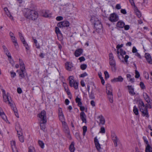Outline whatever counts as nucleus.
Returning <instances> with one entry per match:
<instances>
[{
  "instance_id": "1",
  "label": "nucleus",
  "mask_w": 152,
  "mask_h": 152,
  "mask_svg": "<svg viewBox=\"0 0 152 152\" xmlns=\"http://www.w3.org/2000/svg\"><path fill=\"white\" fill-rule=\"evenodd\" d=\"M123 46L124 44H122L117 45L116 46L117 53L118 58L121 61L124 62V61L125 62L127 63L129 56L128 55H126L124 57V56L126 54V52L121 48Z\"/></svg>"
},
{
  "instance_id": "8",
  "label": "nucleus",
  "mask_w": 152,
  "mask_h": 152,
  "mask_svg": "<svg viewBox=\"0 0 152 152\" xmlns=\"http://www.w3.org/2000/svg\"><path fill=\"white\" fill-rule=\"evenodd\" d=\"M69 26V23L67 21H64L58 23L57 24V26L60 28L63 27H67Z\"/></svg>"
},
{
  "instance_id": "18",
  "label": "nucleus",
  "mask_w": 152,
  "mask_h": 152,
  "mask_svg": "<svg viewBox=\"0 0 152 152\" xmlns=\"http://www.w3.org/2000/svg\"><path fill=\"white\" fill-rule=\"evenodd\" d=\"M129 93L132 95H134L135 94V92L134 91V89L132 86H127Z\"/></svg>"
},
{
  "instance_id": "14",
  "label": "nucleus",
  "mask_w": 152,
  "mask_h": 152,
  "mask_svg": "<svg viewBox=\"0 0 152 152\" xmlns=\"http://www.w3.org/2000/svg\"><path fill=\"white\" fill-rule=\"evenodd\" d=\"M0 115L2 118L6 122H8V120L7 118V116L5 115L3 111L2 108L0 107Z\"/></svg>"
},
{
  "instance_id": "51",
  "label": "nucleus",
  "mask_w": 152,
  "mask_h": 152,
  "mask_svg": "<svg viewBox=\"0 0 152 152\" xmlns=\"http://www.w3.org/2000/svg\"><path fill=\"white\" fill-rule=\"evenodd\" d=\"M10 73L11 75V77H12L13 78L15 77L16 75V73L14 72L13 71H11Z\"/></svg>"
},
{
  "instance_id": "9",
  "label": "nucleus",
  "mask_w": 152,
  "mask_h": 152,
  "mask_svg": "<svg viewBox=\"0 0 152 152\" xmlns=\"http://www.w3.org/2000/svg\"><path fill=\"white\" fill-rule=\"evenodd\" d=\"M139 107L140 111L148 109L147 106H145V104L142 100L139 101Z\"/></svg>"
},
{
  "instance_id": "43",
  "label": "nucleus",
  "mask_w": 152,
  "mask_h": 152,
  "mask_svg": "<svg viewBox=\"0 0 152 152\" xmlns=\"http://www.w3.org/2000/svg\"><path fill=\"white\" fill-rule=\"evenodd\" d=\"M78 83L76 81L72 85V87H74L75 89H77L78 88Z\"/></svg>"
},
{
  "instance_id": "57",
  "label": "nucleus",
  "mask_w": 152,
  "mask_h": 152,
  "mask_svg": "<svg viewBox=\"0 0 152 152\" xmlns=\"http://www.w3.org/2000/svg\"><path fill=\"white\" fill-rule=\"evenodd\" d=\"M135 77L136 78H138L140 76L139 73L137 70H135Z\"/></svg>"
},
{
  "instance_id": "28",
  "label": "nucleus",
  "mask_w": 152,
  "mask_h": 152,
  "mask_svg": "<svg viewBox=\"0 0 152 152\" xmlns=\"http://www.w3.org/2000/svg\"><path fill=\"white\" fill-rule=\"evenodd\" d=\"M81 99L80 98H79L78 96L76 97L75 99V101L76 103H77L78 106H80L81 104H82V103L81 101Z\"/></svg>"
},
{
  "instance_id": "40",
  "label": "nucleus",
  "mask_w": 152,
  "mask_h": 152,
  "mask_svg": "<svg viewBox=\"0 0 152 152\" xmlns=\"http://www.w3.org/2000/svg\"><path fill=\"white\" fill-rule=\"evenodd\" d=\"M80 68L83 70L85 69L87 67V65L86 64H82L80 66Z\"/></svg>"
},
{
  "instance_id": "42",
  "label": "nucleus",
  "mask_w": 152,
  "mask_h": 152,
  "mask_svg": "<svg viewBox=\"0 0 152 152\" xmlns=\"http://www.w3.org/2000/svg\"><path fill=\"white\" fill-rule=\"evenodd\" d=\"M135 13L137 17L139 18H140L141 17V14L140 12L137 10H136L135 11Z\"/></svg>"
},
{
  "instance_id": "37",
  "label": "nucleus",
  "mask_w": 152,
  "mask_h": 152,
  "mask_svg": "<svg viewBox=\"0 0 152 152\" xmlns=\"http://www.w3.org/2000/svg\"><path fill=\"white\" fill-rule=\"evenodd\" d=\"M45 123H40V127L41 129L44 130L45 128Z\"/></svg>"
},
{
  "instance_id": "7",
  "label": "nucleus",
  "mask_w": 152,
  "mask_h": 152,
  "mask_svg": "<svg viewBox=\"0 0 152 152\" xmlns=\"http://www.w3.org/2000/svg\"><path fill=\"white\" fill-rule=\"evenodd\" d=\"M119 19L118 15L115 13L111 14L109 17L110 21L112 22H115L117 21Z\"/></svg>"
},
{
  "instance_id": "13",
  "label": "nucleus",
  "mask_w": 152,
  "mask_h": 152,
  "mask_svg": "<svg viewBox=\"0 0 152 152\" xmlns=\"http://www.w3.org/2000/svg\"><path fill=\"white\" fill-rule=\"evenodd\" d=\"M80 117L83 123H86V116L84 112H82L80 113Z\"/></svg>"
},
{
  "instance_id": "44",
  "label": "nucleus",
  "mask_w": 152,
  "mask_h": 152,
  "mask_svg": "<svg viewBox=\"0 0 152 152\" xmlns=\"http://www.w3.org/2000/svg\"><path fill=\"white\" fill-rule=\"evenodd\" d=\"M7 16L10 19L12 20H13V18L10 12H8L7 13Z\"/></svg>"
},
{
  "instance_id": "49",
  "label": "nucleus",
  "mask_w": 152,
  "mask_h": 152,
  "mask_svg": "<svg viewBox=\"0 0 152 152\" xmlns=\"http://www.w3.org/2000/svg\"><path fill=\"white\" fill-rule=\"evenodd\" d=\"M109 60L114 59V57L112 53H111L109 54Z\"/></svg>"
},
{
  "instance_id": "25",
  "label": "nucleus",
  "mask_w": 152,
  "mask_h": 152,
  "mask_svg": "<svg viewBox=\"0 0 152 152\" xmlns=\"http://www.w3.org/2000/svg\"><path fill=\"white\" fill-rule=\"evenodd\" d=\"M11 144L12 151L17 149L15 146V141H12L11 142Z\"/></svg>"
},
{
  "instance_id": "22",
  "label": "nucleus",
  "mask_w": 152,
  "mask_h": 152,
  "mask_svg": "<svg viewBox=\"0 0 152 152\" xmlns=\"http://www.w3.org/2000/svg\"><path fill=\"white\" fill-rule=\"evenodd\" d=\"M25 72V71H20L19 72V77L20 79H22L25 77L24 74Z\"/></svg>"
},
{
  "instance_id": "53",
  "label": "nucleus",
  "mask_w": 152,
  "mask_h": 152,
  "mask_svg": "<svg viewBox=\"0 0 152 152\" xmlns=\"http://www.w3.org/2000/svg\"><path fill=\"white\" fill-rule=\"evenodd\" d=\"M115 146L117 147L118 146L117 142L118 140V138L113 140Z\"/></svg>"
},
{
  "instance_id": "26",
  "label": "nucleus",
  "mask_w": 152,
  "mask_h": 152,
  "mask_svg": "<svg viewBox=\"0 0 152 152\" xmlns=\"http://www.w3.org/2000/svg\"><path fill=\"white\" fill-rule=\"evenodd\" d=\"M15 114V115L17 117L19 118V115L18 113V110L15 106L13 105L11 107Z\"/></svg>"
},
{
  "instance_id": "5",
  "label": "nucleus",
  "mask_w": 152,
  "mask_h": 152,
  "mask_svg": "<svg viewBox=\"0 0 152 152\" xmlns=\"http://www.w3.org/2000/svg\"><path fill=\"white\" fill-rule=\"evenodd\" d=\"M106 92L108 95V97L110 102L112 103L113 102V97L112 93V89L111 86L108 85L106 86Z\"/></svg>"
},
{
  "instance_id": "27",
  "label": "nucleus",
  "mask_w": 152,
  "mask_h": 152,
  "mask_svg": "<svg viewBox=\"0 0 152 152\" xmlns=\"http://www.w3.org/2000/svg\"><path fill=\"white\" fill-rule=\"evenodd\" d=\"M69 150L71 152H74L75 150V148L74 146V143L72 142L69 146Z\"/></svg>"
},
{
  "instance_id": "11",
  "label": "nucleus",
  "mask_w": 152,
  "mask_h": 152,
  "mask_svg": "<svg viewBox=\"0 0 152 152\" xmlns=\"http://www.w3.org/2000/svg\"><path fill=\"white\" fill-rule=\"evenodd\" d=\"M143 96L145 101L147 103H151L152 102L151 99L147 94L145 92H144L143 93Z\"/></svg>"
},
{
  "instance_id": "16",
  "label": "nucleus",
  "mask_w": 152,
  "mask_h": 152,
  "mask_svg": "<svg viewBox=\"0 0 152 152\" xmlns=\"http://www.w3.org/2000/svg\"><path fill=\"white\" fill-rule=\"evenodd\" d=\"M109 63L112 67V69L115 71L116 70V63L114 59L109 60Z\"/></svg>"
},
{
  "instance_id": "19",
  "label": "nucleus",
  "mask_w": 152,
  "mask_h": 152,
  "mask_svg": "<svg viewBox=\"0 0 152 152\" xmlns=\"http://www.w3.org/2000/svg\"><path fill=\"white\" fill-rule=\"evenodd\" d=\"M83 50L81 49H78L76 50L75 53V55L76 57H78L83 53Z\"/></svg>"
},
{
  "instance_id": "39",
  "label": "nucleus",
  "mask_w": 152,
  "mask_h": 152,
  "mask_svg": "<svg viewBox=\"0 0 152 152\" xmlns=\"http://www.w3.org/2000/svg\"><path fill=\"white\" fill-rule=\"evenodd\" d=\"M83 136L85 135L86 132L87 130V127L86 126H84L83 127Z\"/></svg>"
},
{
  "instance_id": "4",
  "label": "nucleus",
  "mask_w": 152,
  "mask_h": 152,
  "mask_svg": "<svg viewBox=\"0 0 152 152\" xmlns=\"http://www.w3.org/2000/svg\"><path fill=\"white\" fill-rule=\"evenodd\" d=\"M2 92L3 96L4 102H8L10 106L12 107L13 105V102H12L9 94L7 93L6 94L4 90H3Z\"/></svg>"
},
{
  "instance_id": "33",
  "label": "nucleus",
  "mask_w": 152,
  "mask_h": 152,
  "mask_svg": "<svg viewBox=\"0 0 152 152\" xmlns=\"http://www.w3.org/2000/svg\"><path fill=\"white\" fill-rule=\"evenodd\" d=\"M126 77L128 79H129V81L132 83H133L134 82V78H132L131 76L130 75L128 74L126 75Z\"/></svg>"
},
{
  "instance_id": "34",
  "label": "nucleus",
  "mask_w": 152,
  "mask_h": 152,
  "mask_svg": "<svg viewBox=\"0 0 152 152\" xmlns=\"http://www.w3.org/2000/svg\"><path fill=\"white\" fill-rule=\"evenodd\" d=\"M18 138L20 141L22 142H23L24 141V139L23 138V136L22 135V134L20 135V134H18Z\"/></svg>"
},
{
  "instance_id": "52",
  "label": "nucleus",
  "mask_w": 152,
  "mask_h": 152,
  "mask_svg": "<svg viewBox=\"0 0 152 152\" xmlns=\"http://www.w3.org/2000/svg\"><path fill=\"white\" fill-rule=\"evenodd\" d=\"M111 136L113 140L118 138L117 136L114 133H112L111 134Z\"/></svg>"
},
{
  "instance_id": "61",
  "label": "nucleus",
  "mask_w": 152,
  "mask_h": 152,
  "mask_svg": "<svg viewBox=\"0 0 152 152\" xmlns=\"http://www.w3.org/2000/svg\"><path fill=\"white\" fill-rule=\"evenodd\" d=\"M88 75L87 73L85 72L82 74H81L80 76V77H83L86 76H87Z\"/></svg>"
},
{
  "instance_id": "41",
  "label": "nucleus",
  "mask_w": 152,
  "mask_h": 152,
  "mask_svg": "<svg viewBox=\"0 0 152 152\" xmlns=\"http://www.w3.org/2000/svg\"><path fill=\"white\" fill-rule=\"evenodd\" d=\"M23 43L26 49L27 50H28V45L26 43V42L25 40L24 41L22 42Z\"/></svg>"
},
{
  "instance_id": "59",
  "label": "nucleus",
  "mask_w": 152,
  "mask_h": 152,
  "mask_svg": "<svg viewBox=\"0 0 152 152\" xmlns=\"http://www.w3.org/2000/svg\"><path fill=\"white\" fill-rule=\"evenodd\" d=\"M80 107V110L82 111V112H83L85 110V108L84 106H82V104H81L80 106H78Z\"/></svg>"
},
{
  "instance_id": "17",
  "label": "nucleus",
  "mask_w": 152,
  "mask_h": 152,
  "mask_svg": "<svg viewBox=\"0 0 152 152\" xmlns=\"http://www.w3.org/2000/svg\"><path fill=\"white\" fill-rule=\"evenodd\" d=\"M65 66L66 69L68 71H71L73 67L72 63L69 62H66L65 64Z\"/></svg>"
},
{
  "instance_id": "21",
  "label": "nucleus",
  "mask_w": 152,
  "mask_h": 152,
  "mask_svg": "<svg viewBox=\"0 0 152 152\" xmlns=\"http://www.w3.org/2000/svg\"><path fill=\"white\" fill-rule=\"evenodd\" d=\"M98 118L99 119L100 121L99 124H101L102 125H104L105 124V120L102 115H101L98 116Z\"/></svg>"
},
{
  "instance_id": "23",
  "label": "nucleus",
  "mask_w": 152,
  "mask_h": 152,
  "mask_svg": "<svg viewBox=\"0 0 152 152\" xmlns=\"http://www.w3.org/2000/svg\"><path fill=\"white\" fill-rule=\"evenodd\" d=\"M142 114V115L144 116H145L147 118L149 117L148 113V109L144 110V111H141Z\"/></svg>"
},
{
  "instance_id": "64",
  "label": "nucleus",
  "mask_w": 152,
  "mask_h": 152,
  "mask_svg": "<svg viewBox=\"0 0 152 152\" xmlns=\"http://www.w3.org/2000/svg\"><path fill=\"white\" fill-rule=\"evenodd\" d=\"M105 129L104 127H102L101 128V130L100 132L102 133H104L105 132Z\"/></svg>"
},
{
  "instance_id": "12",
  "label": "nucleus",
  "mask_w": 152,
  "mask_h": 152,
  "mask_svg": "<svg viewBox=\"0 0 152 152\" xmlns=\"http://www.w3.org/2000/svg\"><path fill=\"white\" fill-rule=\"evenodd\" d=\"M124 78L121 76H119L117 77L114 78L111 80L112 83H115L116 82H122L124 80Z\"/></svg>"
},
{
  "instance_id": "47",
  "label": "nucleus",
  "mask_w": 152,
  "mask_h": 152,
  "mask_svg": "<svg viewBox=\"0 0 152 152\" xmlns=\"http://www.w3.org/2000/svg\"><path fill=\"white\" fill-rule=\"evenodd\" d=\"M5 52L9 58H11V56L10 55V54L8 50H7L6 51H5Z\"/></svg>"
},
{
  "instance_id": "62",
  "label": "nucleus",
  "mask_w": 152,
  "mask_h": 152,
  "mask_svg": "<svg viewBox=\"0 0 152 152\" xmlns=\"http://www.w3.org/2000/svg\"><path fill=\"white\" fill-rule=\"evenodd\" d=\"M143 139L144 140V142L147 145H148V140L146 139V138L145 137H143Z\"/></svg>"
},
{
  "instance_id": "15",
  "label": "nucleus",
  "mask_w": 152,
  "mask_h": 152,
  "mask_svg": "<svg viewBox=\"0 0 152 152\" xmlns=\"http://www.w3.org/2000/svg\"><path fill=\"white\" fill-rule=\"evenodd\" d=\"M94 142L97 149L98 151H99L101 148L100 145L99 144V141L96 137L94 138Z\"/></svg>"
},
{
  "instance_id": "55",
  "label": "nucleus",
  "mask_w": 152,
  "mask_h": 152,
  "mask_svg": "<svg viewBox=\"0 0 152 152\" xmlns=\"http://www.w3.org/2000/svg\"><path fill=\"white\" fill-rule=\"evenodd\" d=\"M140 86L142 89H145V86L143 82H141L140 83Z\"/></svg>"
},
{
  "instance_id": "36",
  "label": "nucleus",
  "mask_w": 152,
  "mask_h": 152,
  "mask_svg": "<svg viewBox=\"0 0 152 152\" xmlns=\"http://www.w3.org/2000/svg\"><path fill=\"white\" fill-rule=\"evenodd\" d=\"M28 152H36L34 147L32 146H30L28 148Z\"/></svg>"
},
{
  "instance_id": "20",
  "label": "nucleus",
  "mask_w": 152,
  "mask_h": 152,
  "mask_svg": "<svg viewBox=\"0 0 152 152\" xmlns=\"http://www.w3.org/2000/svg\"><path fill=\"white\" fill-rule=\"evenodd\" d=\"M74 77L73 76H69V78L70 86L72 87V85L74 84V83L76 81L74 80Z\"/></svg>"
},
{
  "instance_id": "56",
  "label": "nucleus",
  "mask_w": 152,
  "mask_h": 152,
  "mask_svg": "<svg viewBox=\"0 0 152 152\" xmlns=\"http://www.w3.org/2000/svg\"><path fill=\"white\" fill-rule=\"evenodd\" d=\"M145 57L147 60L151 58L150 55L148 53L145 54Z\"/></svg>"
},
{
  "instance_id": "29",
  "label": "nucleus",
  "mask_w": 152,
  "mask_h": 152,
  "mask_svg": "<svg viewBox=\"0 0 152 152\" xmlns=\"http://www.w3.org/2000/svg\"><path fill=\"white\" fill-rule=\"evenodd\" d=\"M133 111L134 113L136 115H138L139 114L138 110L136 106H134L133 107Z\"/></svg>"
},
{
  "instance_id": "46",
  "label": "nucleus",
  "mask_w": 152,
  "mask_h": 152,
  "mask_svg": "<svg viewBox=\"0 0 152 152\" xmlns=\"http://www.w3.org/2000/svg\"><path fill=\"white\" fill-rule=\"evenodd\" d=\"M18 34L21 41L22 42L25 40L24 37L23 36L22 34L20 32H19Z\"/></svg>"
},
{
  "instance_id": "30",
  "label": "nucleus",
  "mask_w": 152,
  "mask_h": 152,
  "mask_svg": "<svg viewBox=\"0 0 152 152\" xmlns=\"http://www.w3.org/2000/svg\"><path fill=\"white\" fill-rule=\"evenodd\" d=\"M43 16L45 17H48L49 16L48 12L45 10H44L42 12Z\"/></svg>"
},
{
  "instance_id": "3",
  "label": "nucleus",
  "mask_w": 152,
  "mask_h": 152,
  "mask_svg": "<svg viewBox=\"0 0 152 152\" xmlns=\"http://www.w3.org/2000/svg\"><path fill=\"white\" fill-rule=\"evenodd\" d=\"M25 15L28 19L34 20L37 18L38 14L37 12L34 10L27 9Z\"/></svg>"
},
{
  "instance_id": "45",
  "label": "nucleus",
  "mask_w": 152,
  "mask_h": 152,
  "mask_svg": "<svg viewBox=\"0 0 152 152\" xmlns=\"http://www.w3.org/2000/svg\"><path fill=\"white\" fill-rule=\"evenodd\" d=\"M150 146L149 144L147 145L145 148V152H150Z\"/></svg>"
},
{
  "instance_id": "10",
  "label": "nucleus",
  "mask_w": 152,
  "mask_h": 152,
  "mask_svg": "<svg viewBox=\"0 0 152 152\" xmlns=\"http://www.w3.org/2000/svg\"><path fill=\"white\" fill-rule=\"evenodd\" d=\"M61 122L65 133L68 135L69 136V131L67 124L65 121H64Z\"/></svg>"
},
{
  "instance_id": "32",
  "label": "nucleus",
  "mask_w": 152,
  "mask_h": 152,
  "mask_svg": "<svg viewBox=\"0 0 152 152\" xmlns=\"http://www.w3.org/2000/svg\"><path fill=\"white\" fill-rule=\"evenodd\" d=\"M59 117L60 120L61 122L65 121V118L63 114L59 115Z\"/></svg>"
},
{
  "instance_id": "54",
  "label": "nucleus",
  "mask_w": 152,
  "mask_h": 152,
  "mask_svg": "<svg viewBox=\"0 0 152 152\" xmlns=\"http://www.w3.org/2000/svg\"><path fill=\"white\" fill-rule=\"evenodd\" d=\"M14 45L15 46V48L16 50H18V43H17V41L13 42Z\"/></svg>"
},
{
  "instance_id": "24",
  "label": "nucleus",
  "mask_w": 152,
  "mask_h": 152,
  "mask_svg": "<svg viewBox=\"0 0 152 152\" xmlns=\"http://www.w3.org/2000/svg\"><path fill=\"white\" fill-rule=\"evenodd\" d=\"M117 26L120 28H123L124 27L125 24L124 23L121 21H118L117 24Z\"/></svg>"
},
{
  "instance_id": "60",
  "label": "nucleus",
  "mask_w": 152,
  "mask_h": 152,
  "mask_svg": "<svg viewBox=\"0 0 152 152\" xmlns=\"http://www.w3.org/2000/svg\"><path fill=\"white\" fill-rule=\"evenodd\" d=\"M79 60L80 62H81L82 61H84L85 60V59L83 56H82L79 58Z\"/></svg>"
},
{
  "instance_id": "6",
  "label": "nucleus",
  "mask_w": 152,
  "mask_h": 152,
  "mask_svg": "<svg viewBox=\"0 0 152 152\" xmlns=\"http://www.w3.org/2000/svg\"><path fill=\"white\" fill-rule=\"evenodd\" d=\"M38 116L39 118L40 122L46 123L47 122L46 114L44 110H43L39 114Z\"/></svg>"
},
{
  "instance_id": "50",
  "label": "nucleus",
  "mask_w": 152,
  "mask_h": 152,
  "mask_svg": "<svg viewBox=\"0 0 152 152\" xmlns=\"http://www.w3.org/2000/svg\"><path fill=\"white\" fill-rule=\"evenodd\" d=\"M20 69L21 71H25V65H22L20 66Z\"/></svg>"
},
{
  "instance_id": "58",
  "label": "nucleus",
  "mask_w": 152,
  "mask_h": 152,
  "mask_svg": "<svg viewBox=\"0 0 152 152\" xmlns=\"http://www.w3.org/2000/svg\"><path fill=\"white\" fill-rule=\"evenodd\" d=\"M63 17L61 16H58L56 18V20L57 21H60L63 20Z\"/></svg>"
},
{
  "instance_id": "35",
  "label": "nucleus",
  "mask_w": 152,
  "mask_h": 152,
  "mask_svg": "<svg viewBox=\"0 0 152 152\" xmlns=\"http://www.w3.org/2000/svg\"><path fill=\"white\" fill-rule=\"evenodd\" d=\"M33 39L34 40V42L35 44V45L36 47V48H40V46L39 45V44L37 43V40L36 39L33 38Z\"/></svg>"
},
{
  "instance_id": "48",
  "label": "nucleus",
  "mask_w": 152,
  "mask_h": 152,
  "mask_svg": "<svg viewBox=\"0 0 152 152\" xmlns=\"http://www.w3.org/2000/svg\"><path fill=\"white\" fill-rule=\"evenodd\" d=\"M104 74L105 75V77L106 79H107L109 78V75L108 72L107 71H105L104 72Z\"/></svg>"
},
{
  "instance_id": "31",
  "label": "nucleus",
  "mask_w": 152,
  "mask_h": 152,
  "mask_svg": "<svg viewBox=\"0 0 152 152\" xmlns=\"http://www.w3.org/2000/svg\"><path fill=\"white\" fill-rule=\"evenodd\" d=\"M55 31L57 34V35L58 36V35H60V36H61L62 34L60 30H59V28L58 27H56L55 28Z\"/></svg>"
},
{
  "instance_id": "63",
  "label": "nucleus",
  "mask_w": 152,
  "mask_h": 152,
  "mask_svg": "<svg viewBox=\"0 0 152 152\" xmlns=\"http://www.w3.org/2000/svg\"><path fill=\"white\" fill-rule=\"evenodd\" d=\"M17 91L18 93L19 94L21 93L22 91L21 88H17Z\"/></svg>"
},
{
  "instance_id": "38",
  "label": "nucleus",
  "mask_w": 152,
  "mask_h": 152,
  "mask_svg": "<svg viewBox=\"0 0 152 152\" xmlns=\"http://www.w3.org/2000/svg\"><path fill=\"white\" fill-rule=\"evenodd\" d=\"M38 143L39 145L41 147V148H44V145L42 141L40 140L39 141Z\"/></svg>"
},
{
  "instance_id": "2",
  "label": "nucleus",
  "mask_w": 152,
  "mask_h": 152,
  "mask_svg": "<svg viewBox=\"0 0 152 152\" xmlns=\"http://www.w3.org/2000/svg\"><path fill=\"white\" fill-rule=\"evenodd\" d=\"M91 21L94 24L96 31L100 33L102 31V26L100 20L98 18L97 15H92L91 17Z\"/></svg>"
}]
</instances>
